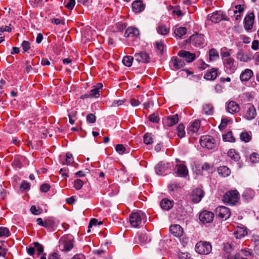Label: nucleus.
Masks as SVG:
<instances>
[{
    "label": "nucleus",
    "mask_w": 259,
    "mask_h": 259,
    "mask_svg": "<svg viewBox=\"0 0 259 259\" xmlns=\"http://www.w3.org/2000/svg\"><path fill=\"white\" fill-rule=\"evenodd\" d=\"M239 199V194L237 190H230L224 195L223 201L226 204L235 205Z\"/></svg>",
    "instance_id": "1"
},
{
    "label": "nucleus",
    "mask_w": 259,
    "mask_h": 259,
    "mask_svg": "<svg viewBox=\"0 0 259 259\" xmlns=\"http://www.w3.org/2000/svg\"><path fill=\"white\" fill-rule=\"evenodd\" d=\"M146 216L144 212L140 211V212H133L130 217V222L131 224L134 227H138L141 223L142 219L144 222L146 221Z\"/></svg>",
    "instance_id": "2"
},
{
    "label": "nucleus",
    "mask_w": 259,
    "mask_h": 259,
    "mask_svg": "<svg viewBox=\"0 0 259 259\" xmlns=\"http://www.w3.org/2000/svg\"><path fill=\"white\" fill-rule=\"evenodd\" d=\"M212 249L211 244L206 241H200L195 245V250L200 254H208Z\"/></svg>",
    "instance_id": "3"
},
{
    "label": "nucleus",
    "mask_w": 259,
    "mask_h": 259,
    "mask_svg": "<svg viewBox=\"0 0 259 259\" xmlns=\"http://www.w3.org/2000/svg\"><path fill=\"white\" fill-rule=\"evenodd\" d=\"M71 236L62 237L60 240V247L62 250L68 251L73 247L72 239Z\"/></svg>",
    "instance_id": "4"
},
{
    "label": "nucleus",
    "mask_w": 259,
    "mask_h": 259,
    "mask_svg": "<svg viewBox=\"0 0 259 259\" xmlns=\"http://www.w3.org/2000/svg\"><path fill=\"white\" fill-rule=\"evenodd\" d=\"M205 41L204 36L201 34H195L191 35L187 39V43H190L195 47H201Z\"/></svg>",
    "instance_id": "5"
},
{
    "label": "nucleus",
    "mask_w": 259,
    "mask_h": 259,
    "mask_svg": "<svg viewBox=\"0 0 259 259\" xmlns=\"http://www.w3.org/2000/svg\"><path fill=\"white\" fill-rule=\"evenodd\" d=\"M200 144L202 147L212 149L215 146L214 140L210 136H203L200 139Z\"/></svg>",
    "instance_id": "6"
},
{
    "label": "nucleus",
    "mask_w": 259,
    "mask_h": 259,
    "mask_svg": "<svg viewBox=\"0 0 259 259\" xmlns=\"http://www.w3.org/2000/svg\"><path fill=\"white\" fill-rule=\"evenodd\" d=\"M216 216L224 220L228 219L231 214L230 209L224 206H219L215 210Z\"/></svg>",
    "instance_id": "7"
},
{
    "label": "nucleus",
    "mask_w": 259,
    "mask_h": 259,
    "mask_svg": "<svg viewBox=\"0 0 259 259\" xmlns=\"http://www.w3.org/2000/svg\"><path fill=\"white\" fill-rule=\"evenodd\" d=\"M214 214L207 210H204L199 214V219L203 224L209 223L213 221Z\"/></svg>",
    "instance_id": "8"
},
{
    "label": "nucleus",
    "mask_w": 259,
    "mask_h": 259,
    "mask_svg": "<svg viewBox=\"0 0 259 259\" xmlns=\"http://www.w3.org/2000/svg\"><path fill=\"white\" fill-rule=\"evenodd\" d=\"M207 19L211 21L213 23H218L221 20H227V17L223 15L221 11H215L212 14L207 15Z\"/></svg>",
    "instance_id": "9"
},
{
    "label": "nucleus",
    "mask_w": 259,
    "mask_h": 259,
    "mask_svg": "<svg viewBox=\"0 0 259 259\" xmlns=\"http://www.w3.org/2000/svg\"><path fill=\"white\" fill-rule=\"evenodd\" d=\"M204 196L203 191L200 188H196L190 196L191 201L194 203L199 202Z\"/></svg>",
    "instance_id": "10"
},
{
    "label": "nucleus",
    "mask_w": 259,
    "mask_h": 259,
    "mask_svg": "<svg viewBox=\"0 0 259 259\" xmlns=\"http://www.w3.org/2000/svg\"><path fill=\"white\" fill-rule=\"evenodd\" d=\"M246 114L245 117L248 120H251L256 116V110L254 106L251 104L245 105Z\"/></svg>",
    "instance_id": "11"
},
{
    "label": "nucleus",
    "mask_w": 259,
    "mask_h": 259,
    "mask_svg": "<svg viewBox=\"0 0 259 259\" xmlns=\"http://www.w3.org/2000/svg\"><path fill=\"white\" fill-rule=\"evenodd\" d=\"M178 55L188 62L190 63L195 60L196 55L194 53H191L188 51L185 50H181L179 52Z\"/></svg>",
    "instance_id": "12"
},
{
    "label": "nucleus",
    "mask_w": 259,
    "mask_h": 259,
    "mask_svg": "<svg viewBox=\"0 0 259 259\" xmlns=\"http://www.w3.org/2000/svg\"><path fill=\"white\" fill-rule=\"evenodd\" d=\"M136 61L138 62L148 63L150 62V58L148 54L145 52H140L134 55Z\"/></svg>",
    "instance_id": "13"
},
{
    "label": "nucleus",
    "mask_w": 259,
    "mask_h": 259,
    "mask_svg": "<svg viewBox=\"0 0 259 259\" xmlns=\"http://www.w3.org/2000/svg\"><path fill=\"white\" fill-rule=\"evenodd\" d=\"M224 64L226 68L229 70L231 73H233L237 68L234 59L232 58H227L224 60Z\"/></svg>",
    "instance_id": "14"
},
{
    "label": "nucleus",
    "mask_w": 259,
    "mask_h": 259,
    "mask_svg": "<svg viewBox=\"0 0 259 259\" xmlns=\"http://www.w3.org/2000/svg\"><path fill=\"white\" fill-rule=\"evenodd\" d=\"M254 16L253 13H250L244 19V28L246 30H250L252 28Z\"/></svg>",
    "instance_id": "15"
},
{
    "label": "nucleus",
    "mask_w": 259,
    "mask_h": 259,
    "mask_svg": "<svg viewBox=\"0 0 259 259\" xmlns=\"http://www.w3.org/2000/svg\"><path fill=\"white\" fill-rule=\"evenodd\" d=\"M226 109L227 111L231 114L237 113L240 110L239 105L236 102L233 101L228 102Z\"/></svg>",
    "instance_id": "16"
},
{
    "label": "nucleus",
    "mask_w": 259,
    "mask_h": 259,
    "mask_svg": "<svg viewBox=\"0 0 259 259\" xmlns=\"http://www.w3.org/2000/svg\"><path fill=\"white\" fill-rule=\"evenodd\" d=\"M169 230L171 234L177 237L181 236L183 233V228L179 225H171Z\"/></svg>",
    "instance_id": "17"
},
{
    "label": "nucleus",
    "mask_w": 259,
    "mask_h": 259,
    "mask_svg": "<svg viewBox=\"0 0 259 259\" xmlns=\"http://www.w3.org/2000/svg\"><path fill=\"white\" fill-rule=\"evenodd\" d=\"M175 170L176 173L181 177H186L188 173L187 167L183 164H177Z\"/></svg>",
    "instance_id": "18"
},
{
    "label": "nucleus",
    "mask_w": 259,
    "mask_h": 259,
    "mask_svg": "<svg viewBox=\"0 0 259 259\" xmlns=\"http://www.w3.org/2000/svg\"><path fill=\"white\" fill-rule=\"evenodd\" d=\"M132 8L135 13H140L145 9V5L141 0H136L133 3Z\"/></svg>",
    "instance_id": "19"
},
{
    "label": "nucleus",
    "mask_w": 259,
    "mask_h": 259,
    "mask_svg": "<svg viewBox=\"0 0 259 259\" xmlns=\"http://www.w3.org/2000/svg\"><path fill=\"white\" fill-rule=\"evenodd\" d=\"M218 68H212L205 74L204 78L206 80H209L215 79L218 75Z\"/></svg>",
    "instance_id": "20"
},
{
    "label": "nucleus",
    "mask_w": 259,
    "mask_h": 259,
    "mask_svg": "<svg viewBox=\"0 0 259 259\" xmlns=\"http://www.w3.org/2000/svg\"><path fill=\"white\" fill-rule=\"evenodd\" d=\"M252 75V71L249 69H246L241 73L240 76V78L242 81H247L251 77Z\"/></svg>",
    "instance_id": "21"
},
{
    "label": "nucleus",
    "mask_w": 259,
    "mask_h": 259,
    "mask_svg": "<svg viewBox=\"0 0 259 259\" xmlns=\"http://www.w3.org/2000/svg\"><path fill=\"white\" fill-rule=\"evenodd\" d=\"M247 231L245 227H238L234 232V235L236 238H241L247 235Z\"/></svg>",
    "instance_id": "22"
},
{
    "label": "nucleus",
    "mask_w": 259,
    "mask_h": 259,
    "mask_svg": "<svg viewBox=\"0 0 259 259\" xmlns=\"http://www.w3.org/2000/svg\"><path fill=\"white\" fill-rule=\"evenodd\" d=\"M179 121L178 114L170 115L167 117L166 119V125L168 126H171L176 124Z\"/></svg>",
    "instance_id": "23"
},
{
    "label": "nucleus",
    "mask_w": 259,
    "mask_h": 259,
    "mask_svg": "<svg viewBox=\"0 0 259 259\" xmlns=\"http://www.w3.org/2000/svg\"><path fill=\"white\" fill-rule=\"evenodd\" d=\"M218 171L220 175L226 177L231 174L230 169L226 166H220L218 168Z\"/></svg>",
    "instance_id": "24"
},
{
    "label": "nucleus",
    "mask_w": 259,
    "mask_h": 259,
    "mask_svg": "<svg viewBox=\"0 0 259 259\" xmlns=\"http://www.w3.org/2000/svg\"><path fill=\"white\" fill-rule=\"evenodd\" d=\"M103 87V84L101 83H98L95 88L90 91V95L91 97L98 98L100 96L99 90Z\"/></svg>",
    "instance_id": "25"
},
{
    "label": "nucleus",
    "mask_w": 259,
    "mask_h": 259,
    "mask_svg": "<svg viewBox=\"0 0 259 259\" xmlns=\"http://www.w3.org/2000/svg\"><path fill=\"white\" fill-rule=\"evenodd\" d=\"M172 202L167 199H163L161 201L160 206L165 210H169L172 207Z\"/></svg>",
    "instance_id": "26"
},
{
    "label": "nucleus",
    "mask_w": 259,
    "mask_h": 259,
    "mask_svg": "<svg viewBox=\"0 0 259 259\" xmlns=\"http://www.w3.org/2000/svg\"><path fill=\"white\" fill-rule=\"evenodd\" d=\"M228 156L235 161H238L240 158V155L234 149H230L228 152Z\"/></svg>",
    "instance_id": "27"
},
{
    "label": "nucleus",
    "mask_w": 259,
    "mask_h": 259,
    "mask_svg": "<svg viewBox=\"0 0 259 259\" xmlns=\"http://www.w3.org/2000/svg\"><path fill=\"white\" fill-rule=\"evenodd\" d=\"M171 61L173 63L174 67L176 69H179L183 67L185 65L184 61L178 58H175L173 59Z\"/></svg>",
    "instance_id": "28"
},
{
    "label": "nucleus",
    "mask_w": 259,
    "mask_h": 259,
    "mask_svg": "<svg viewBox=\"0 0 259 259\" xmlns=\"http://www.w3.org/2000/svg\"><path fill=\"white\" fill-rule=\"evenodd\" d=\"M203 112L207 115H212L213 112V107L211 104H206L203 106Z\"/></svg>",
    "instance_id": "29"
},
{
    "label": "nucleus",
    "mask_w": 259,
    "mask_h": 259,
    "mask_svg": "<svg viewBox=\"0 0 259 259\" xmlns=\"http://www.w3.org/2000/svg\"><path fill=\"white\" fill-rule=\"evenodd\" d=\"M154 136L151 133H146L144 136V143L146 145L151 144L153 141Z\"/></svg>",
    "instance_id": "30"
},
{
    "label": "nucleus",
    "mask_w": 259,
    "mask_h": 259,
    "mask_svg": "<svg viewBox=\"0 0 259 259\" xmlns=\"http://www.w3.org/2000/svg\"><path fill=\"white\" fill-rule=\"evenodd\" d=\"M157 31L161 35H166L169 33V29L165 25H161L157 27Z\"/></svg>",
    "instance_id": "31"
},
{
    "label": "nucleus",
    "mask_w": 259,
    "mask_h": 259,
    "mask_svg": "<svg viewBox=\"0 0 259 259\" xmlns=\"http://www.w3.org/2000/svg\"><path fill=\"white\" fill-rule=\"evenodd\" d=\"M165 164L163 162L161 161L159 162L155 167V172L157 175H162L163 171V169L164 168Z\"/></svg>",
    "instance_id": "32"
},
{
    "label": "nucleus",
    "mask_w": 259,
    "mask_h": 259,
    "mask_svg": "<svg viewBox=\"0 0 259 259\" xmlns=\"http://www.w3.org/2000/svg\"><path fill=\"white\" fill-rule=\"evenodd\" d=\"M223 140L226 142H234L235 141L231 131H229L226 134L224 135L223 136Z\"/></svg>",
    "instance_id": "33"
},
{
    "label": "nucleus",
    "mask_w": 259,
    "mask_h": 259,
    "mask_svg": "<svg viewBox=\"0 0 259 259\" xmlns=\"http://www.w3.org/2000/svg\"><path fill=\"white\" fill-rule=\"evenodd\" d=\"M133 60V57L130 56H125L123 58L122 63L126 66L131 67L132 65Z\"/></svg>",
    "instance_id": "34"
},
{
    "label": "nucleus",
    "mask_w": 259,
    "mask_h": 259,
    "mask_svg": "<svg viewBox=\"0 0 259 259\" xmlns=\"http://www.w3.org/2000/svg\"><path fill=\"white\" fill-rule=\"evenodd\" d=\"M187 29L185 27H180L175 30V33L176 36L181 37L186 33Z\"/></svg>",
    "instance_id": "35"
},
{
    "label": "nucleus",
    "mask_w": 259,
    "mask_h": 259,
    "mask_svg": "<svg viewBox=\"0 0 259 259\" xmlns=\"http://www.w3.org/2000/svg\"><path fill=\"white\" fill-rule=\"evenodd\" d=\"M219 57L218 51L214 49H211L209 51V60L210 61H214Z\"/></svg>",
    "instance_id": "36"
},
{
    "label": "nucleus",
    "mask_w": 259,
    "mask_h": 259,
    "mask_svg": "<svg viewBox=\"0 0 259 259\" xmlns=\"http://www.w3.org/2000/svg\"><path fill=\"white\" fill-rule=\"evenodd\" d=\"M224 251L227 254V258L228 259L229 256H233V254H232V252L233 251V248L232 247V246L231 244L229 243H226L224 244Z\"/></svg>",
    "instance_id": "37"
},
{
    "label": "nucleus",
    "mask_w": 259,
    "mask_h": 259,
    "mask_svg": "<svg viewBox=\"0 0 259 259\" xmlns=\"http://www.w3.org/2000/svg\"><path fill=\"white\" fill-rule=\"evenodd\" d=\"M55 226V222L51 218H48L45 221V225L44 227L47 229H52L54 228Z\"/></svg>",
    "instance_id": "38"
},
{
    "label": "nucleus",
    "mask_w": 259,
    "mask_h": 259,
    "mask_svg": "<svg viewBox=\"0 0 259 259\" xmlns=\"http://www.w3.org/2000/svg\"><path fill=\"white\" fill-rule=\"evenodd\" d=\"M200 123L199 120H195L191 124L190 127H189L190 131L193 133L197 132L200 127Z\"/></svg>",
    "instance_id": "39"
},
{
    "label": "nucleus",
    "mask_w": 259,
    "mask_h": 259,
    "mask_svg": "<svg viewBox=\"0 0 259 259\" xmlns=\"http://www.w3.org/2000/svg\"><path fill=\"white\" fill-rule=\"evenodd\" d=\"M178 136L179 138H182L185 136V127L183 124L181 123L177 127Z\"/></svg>",
    "instance_id": "40"
},
{
    "label": "nucleus",
    "mask_w": 259,
    "mask_h": 259,
    "mask_svg": "<svg viewBox=\"0 0 259 259\" xmlns=\"http://www.w3.org/2000/svg\"><path fill=\"white\" fill-rule=\"evenodd\" d=\"M237 57L238 60L243 62H247L250 60L249 57L247 55H245L242 52H238L237 53Z\"/></svg>",
    "instance_id": "41"
},
{
    "label": "nucleus",
    "mask_w": 259,
    "mask_h": 259,
    "mask_svg": "<svg viewBox=\"0 0 259 259\" xmlns=\"http://www.w3.org/2000/svg\"><path fill=\"white\" fill-rule=\"evenodd\" d=\"M83 185V182L80 179H76L74 182V187L77 190H80Z\"/></svg>",
    "instance_id": "42"
},
{
    "label": "nucleus",
    "mask_w": 259,
    "mask_h": 259,
    "mask_svg": "<svg viewBox=\"0 0 259 259\" xmlns=\"http://www.w3.org/2000/svg\"><path fill=\"white\" fill-rule=\"evenodd\" d=\"M240 138L241 140L245 142H248L250 141L251 137L248 133L244 132L240 134Z\"/></svg>",
    "instance_id": "43"
},
{
    "label": "nucleus",
    "mask_w": 259,
    "mask_h": 259,
    "mask_svg": "<svg viewBox=\"0 0 259 259\" xmlns=\"http://www.w3.org/2000/svg\"><path fill=\"white\" fill-rule=\"evenodd\" d=\"M10 235L9 229L6 227H0V237H8Z\"/></svg>",
    "instance_id": "44"
},
{
    "label": "nucleus",
    "mask_w": 259,
    "mask_h": 259,
    "mask_svg": "<svg viewBox=\"0 0 259 259\" xmlns=\"http://www.w3.org/2000/svg\"><path fill=\"white\" fill-rule=\"evenodd\" d=\"M30 185L27 181H23L20 186V189L22 191H26L30 189Z\"/></svg>",
    "instance_id": "45"
},
{
    "label": "nucleus",
    "mask_w": 259,
    "mask_h": 259,
    "mask_svg": "<svg viewBox=\"0 0 259 259\" xmlns=\"http://www.w3.org/2000/svg\"><path fill=\"white\" fill-rule=\"evenodd\" d=\"M149 120L152 122L158 123L160 120V118L157 114L154 113L149 116Z\"/></svg>",
    "instance_id": "46"
},
{
    "label": "nucleus",
    "mask_w": 259,
    "mask_h": 259,
    "mask_svg": "<svg viewBox=\"0 0 259 259\" xmlns=\"http://www.w3.org/2000/svg\"><path fill=\"white\" fill-rule=\"evenodd\" d=\"M21 47L23 50V53H24L30 49V44L29 41L26 40H24L22 41L21 43Z\"/></svg>",
    "instance_id": "47"
},
{
    "label": "nucleus",
    "mask_w": 259,
    "mask_h": 259,
    "mask_svg": "<svg viewBox=\"0 0 259 259\" xmlns=\"http://www.w3.org/2000/svg\"><path fill=\"white\" fill-rule=\"evenodd\" d=\"M96 117L92 113L89 114L87 116V121L89 123H94L96 122Z\"/></svg>",
    "instance_id": "48"
},
{
    "label": "nucleus",
    "mask_w": 259,
    "mask_h": 259,
    "mask_svg": "<svg viewBox=\"0 0 259 259\" xmlns=\"http://www.w3.org/2000/svg\"><path fill=\"white\" fill-rule=\"evenodd\" d=\"M250 159L252 163H257L259 161V154L253 153L250 156Z\"/></svg>",
    "instance_id": "49"
},
{
    "label": "nucleus",
    "mask_w": 259,
    "mask_h": 259,
    "mask_svg": "<svg viewBox=\"0 0 259 259\" xmlns=\"http://www.w3.org/2000/svg\"><path fill=\"white\" fill-rule=\"evenodd\" d=\"M115 150L120 154H123L125 151V148L122 144H117L115 147Z\"/></svg>",
    "instance_id": "50"
},
{
    "label": "nucleus",
    "mask_w": 259,
    "mask_h": 259,
    "mask_svg": "<svg viewBox=\"0 0 259 259\" xmlns=\"http://www.w3.org/2000/svg\"><path fill=\"white\" fill-rule=\"evenodd\" d=\"M129 29H131L130 33L131 34V35L136 37L140 35V31L137 28L129 27Z\"/></svg>",
    "instance_id": "51"
},
{
    "label": "nucleus",
    "mask_w": 259,
    "mask_h": 259,
    "mask_svg": "<svg viewBox=\"0 0 259 259\" xmlns=\"http://www.w3.org/2000/svg\"><path fill=\"white\" fill-rule=\"evenodd\" d=\"M33 245L34 247L36 248L38 254H40L41 253H42V252L44 251V248L41 245H40L37 242H35L33 243Z\"/></svg>",
    "instance_id": "52"
},
{
    "label": "nucleus",
    "mask_w": 259,
    "mask_h": 259,
    "mask_svg": "<svg viewBox=\"0 0 259 259\" xmlns=\"http://www.w3.org/2000/svg\"><path fill=\"white\" fill-rule=\"evenodd\" d=\"M75 4V0H69V1L65 5V7L69 10H72Z\"/></svg>",
    "instance_id": "53"
},
{
    "label": "nucleus",
    "mask_w": 259,
    "mask_h": 259,
    "mask_svg": "<svg viewBox=\"0 0 259 259\" xmlns=\"http://www.w3.org/2000/svg\"><path fill=\"white\" fill-rule=\"evenodd\" d=\"M155 46L157 50L159 51L161 54H163L164 45L161 42L157 41L155 42Z\"/></svg>",
    "instance_id": "54"
},
{
    "label": "nucleus",
    "mask_w": 259,
    "mask_h": 259,
    "mask_svg": "<svg viewBox=\"0 0 259 259\" xmlns=\"http://www.w3.org/2000/svg\"><path fill=\"white\" fill-rule=\"evenodd\" d=\"M50 188V185L48 184L45 183L42 184L40 187V190L42 192H47Z\"/></svg>",
    "instance_id": "55"
},
{
    "label": "nucleus",
    "mask_w": 259,
    "mask_h": 259,
    "mask_svg": "<svg viewBox=\"0 0 259 259\" xmlns=\"http://www.w3.org/2000/svg\"><path fill=\"white\" fill-rule=\"evenodd\" d=\"M30 210L31 212L34 215H38L41 212V210L40 209H37L35 205H32Z\"/></svg>",
    "instance_id": "56"
},
{
    "label": "nucleus",
    "mask_w": 259,
    "mask_h": 259,
    "mask_svg": "<svg viewBox=\"0 0 259 259\" xmlns=\"http://www.w3.org/2000/svg\"><path fill=\"white\" fill-rule=\"evenodd\" d=\"M66 158L65 162H63L64 164L69 165L71 163V159L72 158V155L70 152H67L66 155Z\"/></svg>",
    "instance_id": "57"
},
{
    "label": "nucleus",
    "mask_w": 259,
    "mask_h": 259,
    "mask_svg": "<svg viewBox=\"0 0 259 259\" xmlns=\"http://www.w3.org/2000/svg\"><path fill=\"white\" fill-rule=\"evenodd\" d=\"M228 120L225 119V118H223L221 120V123L220 124V125H219V127L220 130H223L224 129L226 126L227 125V124H228Z\"/></svg>",
    "instance_id": "58"
},
{
    "label": "nucleus",
    "mask_w": 259,
    "mask_h": 259,
    "mask_svg": "<svg viewBox=\"0 0 259 259\" xmlns=\"http://www.w3.org/2000/svg\"><path fill=\"white\" fill-rule=\"evenodd\" d=\"M51 22L54 23L56 25H59L60 24H65L64 20H61L58 18H53L51 20Z\"/></svg>",
    "instance_id": "59"
},
{
    "label": "nucleus",
    "mask_w": 259,
    "mask_h": 259,
    "mask_svg": "<svg viewBox=\"0 0 259 259\" xmlns=\"http://www.w3.org/2000/svg\"><path fill=\"white\" fill-rule=\"evenodd\" d=\"M252 242L253 243L254 246H257L259 245V236L257 235H254L252 236L251 239Z\"/></svg>",
    "instance_id": "60"
},
{
    "label": "nucleus",
    "mask_w": 259,
    "mask_h": 259,
    "mask_svg": "<svg viewBox=\"0 0 259 259\" xmlns=\"http://www.w3.org/2000/svg\"><path fill=\"white\" fill-rule=\"evenodd\" d=\"M123 103H124L123 100H115L112 102L111 106H112V107L119 106L123 104Z\"/></svg>",
    "instance_id": "61"
},
{
    "label": "nucleus",
    "mask_w": 259,
    "mask_h": 259,
    "mask_svg": "<svg viewBox=\"0 0 259 259\" xmlns=\"http://www.w3.org/2000/svg\"><path fill=\"white\" fill-rule=\"evenodd\" d=\"M228 259H247L246 257L241 256L239 253L234 254L233 256H229Z\"/></svg>",
    "instance_id": "62"
},
{
    "label": "nucleus",
    "mask_w": 259,
    "mask_h": 259,
    "mask_svg": "<svg viewBox=\"0 0 259 259\" xmlns=\"http://www.w3.org/2000/svg\"><path fill=\"white\" fill-rule=\"evenodd\" d=\"M259 47V42L257 40H254L252 41L251 48L254 50H258Z\"/></svg>",
    "instance_id": "63"
},
{
    "label": "nucleus",
    "mask_w": 259,
    "mask_h": 259,
    "mask_svg": "<svg viewBox=\"0 0 259 259\" xmlns=\"http://www.w3.org/2000/svg\"><path fill=\"white\" fill-rule=\"evenodd\" d=\"M59 255L56 252H53L50 254L48 257V259H59Z\"/></svg>",
    "instance_id": "64"
}]
</instances>
